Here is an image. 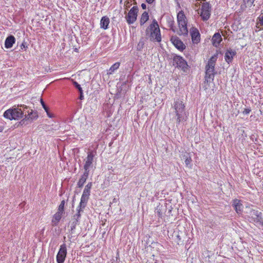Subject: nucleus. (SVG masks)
<instances>
[{
  "instance_id": "f257e3e1",
  "label": "nucleus",
  "mask_w": 263,
  "mask_h": 263,
  "mask_svg": "<svg viewBox=\"0 0 263 263\" xmlns=\"http://www.w3.org/2000/svg\"><path fill=\"white\" fill-rule=\"evenodd\" d=\"M172 107L176 116V123L179 125L180 122L186 121L187 115L185 111V106L182 99L174 98Z\"/></svg>"
},
{
  "instance_id": "f03ea898",
  "label": "nucleus",
  "mask_w": 263,
  "mask_h": 263,
  "mask_svg": "<svg viewBox=\"0 0 263 263\" xmlns=\"http://www.w3.org/2000/svg\"><path fill=\"white\" fill-rule=\"evenodd\" d=\"M218 53H216L211 57L206 64L205 67V72L204 76V83L208 84L210 82L211 80L212 81H214L215 76L217 74V71L215 70V67L216 65V61L218 59Z\"/></svg>"
},
{
  "instance_id": "7ed1b4c3",
  "label": "nucleus",
  "mask_w": 263,
  "mask_h": 263,
  "mask_svg": "<svg viewBox=\"0 0 263 263\" xmlns=\"http://www.w3.org/2000/svg\"><path fill=\"white\" fill-rule=\"evenodd\" d=\"M146 35L149 38L152 42H160L161 41V35L160 29L157 21L154 19L152 23L145 30Z\"/></svg>"
},
{
  "instance_id": "20e7f679",
  "label": "nucleus",
  "mask_w": 263,
  "mask_h": 263,
  "mask_svg": "<svg viewBox=\"0 0 263 263\" xmlns=\"http://www.w3.org/2000/svg\"><path fill=\"white\" fill-rule=\"evenodd\" d=\"M20 106L21 105H18L17 106H14L12 108L6 110L3 114L4 117L10 120L22 119L24 117L25 109Z\"/></svg>"
},
{
  "instance_id": "39448f33",
  "label": "nucleus",
  "mask_w": 263,
  "mask_h": 263,
  "mask_svg": "<svg viewBox=\"0 0 263 263\" xmlns=\"http://www.w3.org/2000/svg\"><path fill=\"white\" fill-rule=\"evenodd\" d=\"M20 106L24 107L25 111H24V118L19 122L17 127H18L19 125L22 126L26 125L30 123L32 121L37 119L39 116L36 111H33L32 109L25 105L21 104Z\"/></svg>"
},
{
  "instance_id": "423d86ee",
  "label": "nucleus",
  "mask_w": 263,
  "mask_h": 263,
  "mask_svg": "<svg viewBox=\"0 0 263 263\" xmlns=\"http://www.w3.org/2000/svg\"><path fill=\"white\" fill-rule=\"evenodd\" d=\"M173 63V65L176 67L181 69L184 72H186L189 68V65L187 62L183 57L176 54L173 55L172 58Z\"/></svg>"
},
{
  "instance_id": "0eeeda50",
  "label": "nucleus",
  "mask_w": 263,
  "mask_h": 263,
  "mask_svg": "<svg viewBox=\"0 0 263 263\" xmlns=\"http://www.w3.org/2000/svg\"><path fill=\"white\" fill-rule=\"evenodd\" d=\"M138 12L139 8L135 6L133 7L126 15L125 19L129 25L133 24L137 20Z\"/></svg>"
},
{
  "instance_id": "6e6552de",
  "label": "nucleus",
  "mask_w": 263,
  "mask_h": 263,
  "mask_svg": "<svg viewBox=\"0 0 263 263\" xmlns=\"http://www.w3.org/2000/svg\"><path fill=\"white\" fill-rule=\"evenodd\" d=\"M211 6L209 2L203 3L201 9L200 16L203 21H208L211 16Z\"/></svg>"
},
{
  "instance_id": "1a4fd4ad",
  "label": "nucleus",
  "mask_w": 263,
  "mask_h": 263,
  "mask_svg": "<svg viewBox=\"0 0 263 263\" xmlns=\"http://www.w3.org/2000/svg\"><path fill=\"white\" fill-rule=\"evenodd\" d=\"M67 248L65 243L60 246V249L57 255L56 259L58 263H63L67 256Z\"/></svg>"
},
{
  "instance_id": "9d476101",
  "label": "nucleus",
  "mask_w": 263,
  "mask_h": 263,
  "mask_svg": "<svg viewBox=\"0 0 263 263\" xmlns=\"http://www.w3.org/2000/svg\"><path fill=\"white\" fill-rule=\"evenodd\" d=\"M171 41L174 46L181 51H183L186 48L183 42L176 35L172 36L171 37Z\"/></svg>"
},
{
  "instance_id": "9b49d317",
  "label": "nucleus",
  "mask_w": 263,
  "mask_h": 263,
  "mask_svg": "<svg viewBox=\"0 0 263 263\" xmlns=\"http://www.w3.org/2000/svg\"><path fill=\"white\" fill-rule=\"evenodd\" d=\"M95 155L92 152L88 153L86 159V162L84 165V169L85 172H89V168L91 166Z\"/></svg>"
},
{
  "instance_id": "f8f14e48",
  "label": "nucleus",
  "mask_w": 263,
  "mask_h": 263,
  "mask_svg": "<svg viewBox=\"0 0 263 263\" xmlns=\"http://www.w3.org/2000/svg\"><path fill=\"white\" fill-rule=\"evenodd\" d=\"M232 206L237 214H239L242 213L243 206L241 203V201L240 200L237 199L233 200L232 202Z\"/></svg>"
},
{
  "instance_id": "ddd939ff",
  "label": "nucleus",
  "mask_w": 263,
  "mask_h": 263,
  "mask_svg": "<svg viewBox=\"0 0 263 263\" xmlns=\"http://www.w3.org/2000/svg\"><path fill=\"white\" fill-rule=\"evenodd\" d=\"M191 36L194 44H198L200 41V34L196 28H193L191 30Z\"/></svg>"
},
{
  "instance_id": "4468645a",
  "label": "nucleus",
  "mask_w": 263,
  "mask_h": 263,
  "mask_svg": "<svg viewBox=\"0 0 263 263\" xmlns=\"http://www.w3.org/2000/svg\"><path fill=\"white\" fill-rule=\"evenodd\" d=\"M236 55V52L235 50H233L231 48L227 49L225 53V55H224L225 61L228 64L231 63L233 61V58Z\"/></svg>"
},
{
  "instance_id": "2eb2a0df",
  "label": "nucleus",
  "mask_w": 263,
  "mask_h": 263,
  "mask_svg": "<svg viewBox=\"0 0 263 263\" xmlns=\"http://www.w3.org/2000/svg\"><path fill=\"white\" fill-rule=\"evenodd\" d=\"M166 203H164V204L159 203L156 208L155 212L159 217L162 218L163 216V214L166 212Z\"/></svg>"
},
{
  "instance_id": "dca6fc26",
  "label": "nucleus",
  "mask_w": 263,
  "mask_h": 263,
  "mask_svg": "<svg viewBox=\"0 0 263 263\" xmlns=\"http://www.w3.org/2000/svg\"><path fill=\"white\" fill-rule=\"evenodd\" d=\"M250 215L251 216L252 220L255 223L259 222V221H260V219H262V213L258 210L254 209L251 210Z\"/></svg>"
},
{
  "instance_id": "f3484780",
  "label": "nucleus",
  "mask_w": 263,
  "mask_h": 263,
  "mask_svg": "<svg viewBox=\"0 0 263 263\" xmlns=\"http://www.w3.org/2000/svg\"><path fill=\"white\" fill-rule=\"evenodd\" d=\"M222 41V36L219 32L215 33L211 39L212 44L215 47H218Z\"/></svg>"
},
{
  "instance_id": "a211bd4d",
  "label": "nucleus",
  "mask_w": 263,
  "mask_h": 263,
  "mask_svg": "<svg viewBox=\"0 0 263 263\" xmlns=\"http://www.w3.org/2000/svg\"><path fill=\"white\" fill-rule=\"evenodd\" d=\"M16 40L15 37L12 35H8L5 41V47L7 49L11 48L13 44L15 43Z\"/></svg>"
},
{
  "instance_id": "6ab92c4d",
  "label": "nucleus",
  "mask_w": 263,
  "mask_h": 263,
  "mask_svg": "<svg viewBox=\"0 0 263 263\" xmlns=\"http://www.w3.org/2000/svg\"><path fill=\"white\" fill-rule=\"evenodd\" d=\"M90 195L86 194L84 193L82 194L81 198V201L78 205L80 209H85L87 205V201L89 199Z\"/></svg>"
},
{
  "instance_id": "aec40b11",
  "label": "nucleus",
  "mask_w": 263,
  "mask_h": 263,
  "mask_svg": "<svg viewBox=\"0 0 263 263\" xmlns=\"http://www.w3.org/2000/svg\"><path fill=\"white\" fill-rule=\"evenodd\" d=\"M110 23V20L107 16H103L100 21V28L104 30L108 28V25Z\"/></svg>"
},
{
  "instance_id": "412c9836",
  "label": "nucleus",
  "mask_w": 263,
  "mask_h": 263,
  "mask_svg": "<svg viewBox=\"0 0 263 263\" xmlns=\"http://www.w3.org/2000/svg\"><path fill=\"white\" fill-rule=\"evenodd\" d=\"M89 172H85L84 171V174L81 176V177L80 178L78 183H77V186L79 188H81L84 185V184L86 182L87 179L88 177Z\"/></svg>"
},
{
  "instance_id": "4be33fe9",
  "label": "nucleus",
  "mask_w": 263,
  "mask_h": 263,
  "mask_svg": "<svg viewBox=\"0 0 263 263\" xmlns=\"http://www.w3.org/2000/svg\"><path fill=\"white\" fill-rule=\"evenodd\" d=\"M64 213L58 211L53 216V218L51 220L52 225L53 226H57L60 220L62 218V216Z\"/></svg>"
},
{
  "instance_id": "5701e85b",
  "label": "nucleus",
  "mask_w": 263,
  "mask_h": 263,
  "mask_svg": "<svg viewBox=\"0 0 263 263\" xmlns=\"http://www.w3.org/2000/svg\"><path fill=\"white\" fill-rule=\"evenodd\" d=\"M256 27L260 30L263 29V13H261L257 18Z\"/></svg>"
},
{
  "instance_id": "b1692460",
  "label": "nucleus",
  "mask_w": 263,
  "mask_h": 263,
  "mask_svg": "<svg viewBox=\"0 0 263 263\" xmlns=\"http://www.w3.org/2000/svg\"><path fill=\"white\" fill-rule=\"evenodd\" d=\"M149 20L148 13L146 11H144L141 15L140 24L141 26L143 25Z\"/></svg>"
},
{
  "instance_id": "393cba45",
  "label": "nucleus",
  "mask_w": 263,
  "mask_h": 263,
  "mask_svg": "<svg viewBox=\"0 0 263 263\" xmlns=\"http://www.w3.org/2000/svg\"><path fill=\"white\" fill-rule=\"evenodd\" d=\"M84 209H80L79 206H78L77 208V213L75 214L71 219L72 220H78V221H79L81 217V212H83Z\"/></svg>"
},
{
  "instance_id": "a878e982",
  "label": "nucleus",
  "mask_w": 263,
  "mask_h": 263,
  "mask_svg": "<svg viewBox=\"0 0 263 263\" xmlns=\"http://www.w3.org/2000/svg\"><path fill=\"white\" fill-rule=\"evenodd\" d=\"M179 31L180 33H178L179 35H183L184 36H187L188 35V29L187 28V24L186 25H182L179 26Z\"/></svg>"
},
{
  "instance_id": "bb28decb",
  "label": "nucleus",
  "mask_w": 263,
  "mask_h": 263,
  "mask_svg": "<svg viewBox=\"0 0 263 263\" xmlns=\"http://www.w3.org/2000/svg\"><path fill=\"white\" fill-rule=\"evenodd\" d=\"M145 40L144 37H142L137 46V50L138 51H141L143 49L144 46Z\"/></svg>"
},
{
  "instance_id": "cd10ccee",
  "label": "nucleus",
  "mask_w": 263,
  "mask_h": 263,
  "mask_svg": "<svg viewBox=\"0 0 263 263\" xmlns=\"http://www.w3.org/2000/svg\"><path fill=\"white\" fill-rule=\"evenodd\" d=\"M41 105H42L43 108L44 109V110L46 112L47 116L49 118H52L53 117L52 114H51L49 112L48 107L46 105V103L44 102V101L42 99H41Z\"/></svg>"
},
{
  "instance_id": "c85d7f7f",
  "label": "nucleus",
  "mask_w": 263,
  "mask_h": 263,
  "mask_svg": "<svg viewBox=\"0 0 263 263\" xmlns=\"http://www.w3.org/2000/svg\"><path fill=\"white\" fill-rule=\"evenodd\" d=\"M120 65V63L116 62L114 64L109 68L108 74H112L116 70L118 69Z\"/></svg>"
},
{
  "instance_id": "c756f323",
  "label": "nucleus",
  "mask_w": 263,
  "mask_h": 263,
  "mask_svg": "<svg viewBox=\"0 0 263 263\" xmlns=\"http://www.w3.org/2000/svg\"><path fill=\"white\" fill-rule=\"evenodd\" d=\"M92 183L91 182L88 183V184L85 186L83 193L90 195V190L92 187Z\"/></svg>"
},
{
  "instance_id": "7c9ffc66",
  "label": "nucleus",
  "mask_w": 263,
  "mask_h": 263,
  "mask_svg": "<svg viewBox=\"0 0 263 263\" xmlns=\"http://www.w3.org/2000/svg\"><path fill=\"white\" fill-rule=\"evenodd\" d=\"M79 221L78 220H72L71 219V226H70V231H71V235L74 233V230L76 229L77 225L78 224Z\"/></svg>"
},
{
  "instance_id": "2f4dec72",
  "label": "nucleus",
  "mask_w": 263,
  "mask_h": 263,
  "mask_svg": "<svg viewBox=\"0 0 263 263\" xmlns=\"http://www.w3.org/2000/svg\"><path fill=\"white\" fill-rule=\"evenodd\" d=\"M186 20V16L185 14H184V12L183 11H180L177 14V21H180V20Z\"/></svg>"
},
{
  "instance_id": "473e14b6",
  "label": "nucleus",
  "mask_w": 263,
  "mask_h": 263,
  "mask_svg": "<svg viewBox=\"0 0 263 263\" xmlns=\"http://www.w3.org/2000/svg\"><path fill=\"white\" fill-rule=\"evenodd\" d=\"M65 204V201L64 200H63L61 202L59 206L58 211H59L61 213H63L64 214V206Z\"/></svg>"
},
{
  "instance_id": "72a5a7b5",
  "label": "nucleus",
  "mask_w": 263,
  "mask_h": 263,
  "mask_svg": "<svg viewBox=\"0 0 263 263\" xmlns=\"http://www.w3.org/2000/svg\"><path fill=\"white\" fill-rule=\"evenodd\" d=\"M72 84L74 86V87L78 90L79 92H81V91H83V89L81 87V85L77 82L73 81L72 82Z\"/></svg>"
},
{
  "instance_id": "f704fd0d",
  "label": "nucleus",
  "mask_w": 263,
  "mask_h": 263,
  "mask_svg": "<svg viewBox=\"0 0 263 263\" xmlns=\"http://www.w3.org/2000/svg\"><path fill=\"white\" fill-rule=\"evenodd\" d=\"M184 157H185V165L189 167L191 166V163L192 161L191 158L190 157H188L185 156H184Z\"/></svg>"
},
{
  "instance_id": "c9c22d12",
  "label": "nucleus",
  "mask_w": 263,
  "mask_h": 263,
  "mask_svg": "<svg viewBox=\"0 0 263 263\" xmlns=\"http://www.w3.org/2000/svg\"><path fill=\"white\" fill-rule=\"evenodd\" d=\"M170 21H168V26L170 27V29L173 31H175V29H174V21L173 20H171V18H170Z\"/></svg>"
},
{
  "instance_id": "e433bc0d",
  "label": "nucleus",
  "mask_w": 263,
  "mask_h": 263,
  "mask_svg": "<svg viewBox=\"0 0 263 263\" xmlns=\"http://www.w3.org/2000/svg\"><path fill=\"white\" fill-rule=\"evenodd\" d=\"M178 23L179 26H182V25H186V24H187V21L186 20H180V21H178Z\"/></svg>"
},
{
  "instance_id": "4c0bfd02",
  "label": "nucleus",
  "mask_w": 263,
  "mask_h": 263,
  "mask_svg": "<svg viewBox=\"0 0 263 263\" xmlns=\"http://www.w3.org/2000/svg\"><path fill=\"white\" fill-rule=\"evenodd\" d=\"M251 111V108H245L243 110V111H242V114L244 115H248L250 113Z\"/></svg>"
},
{
  "instance_id": "58836bf2",
  "label": "nucleus",
  "mask_w": 263,
  "mask_h": 263,
  "mask_svg": "<svg viewBox=\"0 0 263 263\" xmlns=\"http://www.w3.org/2000/svg\"><path fill=\"white\" fill-rule=\"evenodd\" d=\"M27 48H28V46L26 45V43L24 42L23 43H22V44L21 45V49H22V50L24 49V50H26Z\"/></svg>"
},
{
  "instance_id": "ea45409f",
  "label": "nucleus",
  "mask_w": 263,
  "mask_h": 263,
  "mask_svg": "<svg viewBox=\"0 0 263 263\" xmlns=\"http://www.w3.org/2000/svg\"><path fill=\"white\" fill-rule=\"evenodd\" d=\"M132 2V0H128L125 2V5L127 7L129 8L131 5L130 3Z\"/></svg>"
},
{
  "instance_id": "a19ab883",
  "label": "nucleus",
  "mask_w": 263,
  "mask_h": 263,
  "mask_svg": "<svg viewBox=\"0 0 263 263\" xmlns=\"http://www.w3.org/2000/svg\"><path fill=\"white\" fill-rule=\"evenodd\" d=\"M79 99L80 100H83L84 99L83 91H82L81 92H79Z\"/></svg>"
},
{
  "instance_id": "79ce46f5",
  "label": "nucleus",
  "mask_w": 263,
  "mask_h": 263,
  "mask_svg": "<svg viewBox=\"0 0 263 263\" xmlns=\"http://www.w3.org/2000/svg\"><path fill=\"white\" fill-rule=\"evenodd\" d=\"M155 1V0H146V2L148 4H152Z\"/></svg>"
},
{
  "instance_id": "37998d69",
  "label": "nucleus",
  "mask_w": 263,
  "mask_h": 263,
  "mask_svg": "<svg viewBox=\"0 0 263 263\" xmlns=\"http://www.w3.org/2000/svg\"><path fill=\"white\" fill-rule=\"evenodd\" d=\"M141 7L143 9H146V5L144 3H142L141 4Z\"/></svg>"
},
{
  "instance_id": "c03bdc74",
  "label": "nucleus",
  "mask_w": 263,
  "mask_h": 263,
  "mask_svg": "<svg viewBox=\"0 0 263 263\" xmlns=\"http://www.w3.org/2000/svg\"><path fill=\"white\" fill-rule=\"evenodd\" d=\"M130 78V76L128 75L127 77V80L124 83V85H126L127 83L128 82V79Z\"/></svg>"
},
{
  "instance_id": "a18cd8bd",
  "label": "nucleus",
  "mask_w": 263,
  "mask_h": 263,
  "mask_svg": "<svg viewBox=\"0 0 263 263\" xmlns=\"http://www.w3.org/2000/svg\"><path fill=\"white\" fill-rule=\"evenodd\" d=\"M117 202V199H116V198H114L112 200V202H110V203H115V202Z\"/></svg>"
},
{
  "instance_id": "49530a36",
  "label": "nucleus",
  "mask_w": 263,
  "mask_h": 263,
  "mask_svg": "<svg viewBox=\"0 0 263 263\" xmlns=\"http://www.w3.org/2000/svg\"><path fill=\"white\" fill-rule=\"evenodd\" d=\"M255 0H248V2H250L251 4H253V3L254 2Z\"/></svg>"
},
{
  "instance_id": "de8ad7c7",
  "label": "nucleus",
  "mask_w": 263,
  "mask_h": 263,
  "mask_svg": "<svg viewBox=\"0 0 263 263\" xmlns=\"http://www.w3.org/2000/svg\"><path fill=\"white\" fill-rule=\"evenodd\" d=\"M257 223H259L262 226H263V220H261V219H260V221H259V222H258Z\"/></svg>"
},
{
  "instance_id": "09e8293b",
  "label": "nucleus",
  "mask_w": 263,
  "mask_h": 263,
  "mask_svg": "<svg viewBox=\"0 0 263 263\" xmlns=\"http://www.w3.org/2000/svg\"><path fill=\"white\" fill-rule=\"evenodd\" d=\"M132 1L134 2V4L135 5H136L137 4V2H136V0H132Z\"/></svg>"
},
{
  "instance_id": "8fccbe9b",
  "label": "nucleus",
  "mask_w": 263,
  "mask_h": 263,
  "mask_svg": "<svg viewBox=\"0 0 263 263\" xmlns=\"http://www.w3.org/2000/svg\"><path fill=\"white\" fill-rule=\"evenodd\" d=\"M72 235H71V236H70V237H69V238H72Z\"/></svg>"
},
{
  "instance_id": "3c124183",
  "label": "nucleus",
  "mask_w": 263,
  "mask_h": 263,
  "mask_svg": "<svg viewBox=\"0 0 263 263\" xmlns=\"http://www.w3.org/2000/svg\"><path fill=\"white\" fill-rule=\"evenodd\" d=\"M2 132V130H1V129H0V132Z\"/></svg>"
}]
</instances>
